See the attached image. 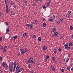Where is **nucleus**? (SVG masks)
Wrapping results in <instances>:
<instances>
[{
  "instance_id": "nucleus-44",
  "label": "nucleus",
  "mask_w": 73,
  "mask_h": 73,
  "mask_svg": "<svg viewBox=\"0 0 73 73\" xmlns=\"http://www.w3.org/2000/svg\"><path fill=\"white\" fill-rule=\"evenodd\" d=\"M42 8L43 9H45L46 8V7H45V6L44 5L43 6Z\"/></svg>"
},
{
  "instance_id": "nucleus-63",
  "label": "nucleus",
  "mask_w": 73,
  "mask_h": 73,
  "mask_svg": "<svg viewBox=\"0 0 73 73\" xmlns=\"http://www.w3.org/2000/svg\"><path fill=\"white\" fill-rule=\"evenodd\" d=\"M46 61H47V59H45L44 60V62H46Z\"/></svg>"
},
{
  "instance_id": "nucleus-6",
  "label": "nucleus",
  "mask_w": 73,
  "mask_h": 73,
  "mask_svg": "<svg viewBox=\"0 0 73 73\" xmlns=\"http://www.w3.org/2000/svg\"><path fill=\"white\" fill-rule=\"evenodd\" d=\"M52 30V31L53 32L55 33V32H56V28L55 27H53Z\"/></svg>"
},
{
  "instance_id": "nucleus-34",
  "label": "nucleus",
  "mask_w": 73,
  "mask_h": 73,
  "mask_svg": "<svg viewBox=\"0 0 73 73\" xmlns=\"http://www.w3.org/2000/svg\"><path fill=\"white\" fill-rule=\"evenodd\" d=\"M71 13H72V11H70V10L69 11L68 13H69V14H70Z\"/></svg>"
},
{
  "instance_id": "nucleus-9",
  "label": "nucleus",
  "mask_w": 73,
  "mask_h": 73,
  "mask_svg": "<svg viewBox=\"0 0 73 73\" xmlns=\"http://www.w3.org/2000/svg\"><path fill=\"white\" fill-rule=\"evenodd\" d=\"M6 62H3L2 63V66H3V67H5V66L6 65Z\"/></svg>"
},
{
  "instance_id": "nucleus-52",
  "label": "nucleus",
  "mask_w": 73,
  "mask_h": 73,
  "mask_svg": "<svg viewBox=\"0 0 73 73\" xmlns=\"http://www.w3.org/2000/svg\"><path fill=\"white\" fill-rule=\"evenodd\" d=\"M31 24H32V25H35V23L34 22H31Z\"/></svg>"
},
{
  "instance_id": "nucleus-60",
  "label": "nucleus",
  "mask_w": 73,
  "mask_h": 73,
  "mask_svg": "<svg viewBox=\"0 0 73 73\" xmlns=\"http://www.w3.org/2000/svg\"><path fill=\"white\" fill-rule=\"evenodd\" d=\"M43 21H45L46 20L45 19V18H43Z\"/></svg>"
},
{
  "instance_id": "nucleus-10",
  "label": "nucleus",
  "mask_w": 73,
  "mask_h": 73,
  "mask_svg": "<svg viewBox=\"0 0 73 73\" xmlns=\"http://www.w3.org/2000/svg\"><path fill=\"white\" fill-rule=\"evenodd\" d=\"M64 47L66 49L67 48H68V43H66L64 44Z\"/></svg>"
},
{
  "instance_id": "nucleus-5",
  "label": "nucleus",
  "mask_w": 73,
  "mask_h": 73,
  "mask_svg": "<svg viewBox=\"0 0 73 73\" xmlns=\"http://www.w3.org/2000/svg\"><path fill=\"white\" fill-rule=\"evenodd\" d=\"M66 16L67 17L70 18V17H71L70 14L67 13L66 14Z\"/></svg>"
},
{
  "instance_id": "nucleus-64",
  "label": "nucleus",
  "mask_w": 73,
  "mask_h": 73,
  "mask_svg": "<svg viewBox=\"0 0 73 73\" xmlns=\"http://www.w3.org/2000/svg\"><path fill=\"white\" fill-rule=\"evenodd\" d=\"M71 70H72V71H73V67H72V68L71 69Z\"/></svg>"
},
{
  "instance_id": "nucleus-45",
  "label": "nucleus",
  "mask_w": 73,
  "mask_h": 73,
  "mask_svg": "<svg viewBox=\"0 0 73 73\" xmlns=\"http://www.w3.org/2000/svg\"><path fill=\"white\" fill-rule=\"evenodd\" d=\"M11 5H13V4H14V3H13V1H11Z\"/></svg>"
},
{
  "instance_id": "nucleus-4",
  "label": "nucleus",
  "mask_w": 73,
  "mask_h": 73,
  "mask_svg": "<svg viewBox=\"0 0 73 73\" xmlns=\"http://www.w3.org/2000/svg\"><path fill=\"white\" fill-rule=\"evenodd\" d=\"M49 21L50 22H51V23H53V21H54V19H53V17H51L49 19Z\"/></svg>"
},
{
  "instance_id": "nucleus-31",
  "label": "nucleus",
  "mask_w": 73,
  "mask_h": 73,
  "mask_svg": "<svg viewBox=\"0 0 73 73\" xmlns=\"http://www.w3.org/2000/svg\"><path fill=\"white\" fill-rule=\"evenodd\" d=\"M70 67H68L67 68V70H70Z\"/></svg>"
},
{
  "instance_id": "nucleus-32",
  "label": "nucleus",
  "mask_w": 73,
  "mask_h": 73,
  "mask_svg": "<svg viewBox=\"0 0 73 73\" xmlns=\"http://www.w3.org/2000/svg\"><path fill=\"white\" fill-rule=\"evenodd\" d=\"M36 37L35 35H34L33 36V38H35Z\"/></svg>"
},
{
  "instance_id": "nucleus-43",
  "label": "nucleus",
  "mask_w": 73,
  "mask_h": 73,
  "mask_svg": "<svg viewBox=\"0 0 73 73\" xmlns=\"http://www.w3.org/2000/svg\"><path fill=\"white\" fill-rule=\"evenodd\" d=\"M59 23V24H60V21H57V22L56 23V24H58V23Z\"/></svg>"
},
{
  "instance_id": "nucleus-26",
  "label": "nucleus",
  "mask_w": 73,
  "mask_h": 73,
  "mask_svg": "<svg viewBox=\"0 0 73 73\" xmlns=\"http://www.w3.org/2000/svg\"><path fill=\"white\" fill-rule=\"evenodd\" d=\"M50 3V0L49 1V2H48L47 3V6H49V4Z\"/></svg>"
},
{
  "instance_id": "nucleus-2",
  "label": "nucleus",
  "mask_w": 73,
  "mask_h": 73,
  "mask_svg": "<svg viewBox=\"0 0 73 73\" xmlns=\"http://www.w3.org/2000/svg\"><path fill=\"white\" fill-rule=\"evenodd\" d=\"M28 49L27 48H25L24 49H20V51L21 52V54H24L25 53H26V52H27V50Z\"/></svg>"
},
{
  "instance_id": "nucleus-23",
  "label": "nucleus",
  "mask_w": 73,
  "mask_h": 73,
  "mask_svg": "<svg viewBox=\"0 0 73 73\" xmlns=\"http://www.w3.org/2000/svg\"><path fill=\"white\" fill-rule=\"evenodd\" d=\"M26 25L27 27H29L31 25V24H27Z\"/></svg>"
},
{
  "instance_id": "nucleus-49",
  "label": "nucleus",
  "mask_w": 73,
  "mask_h": 73,
  "mask_svg": "<svg viewBox=\"0 0 73 73\" xmlns=\"http://www.w3.org/2000/svg\"><path fill=\"white\" fill-rule=\"evenodd\" d=\"M3 40V38L1 37H0V41H2Z\"/></svg>"
},
{
  "instance_id": "nucleus-53",
  "label": "nucleus",
  "mask_w": 73,
  "mask_h": 73,
  "mask_svg": "<svg viewBox=\"0 0 73 73\" xmlns=\"http://www.w3.org/2000/svg\"><path fill=\"white\" fill-rule=\"evenodd\" d=\"M24 3L25 4H27L28 3V1H25L24 2Z\"/></svg>"
},
{
  "instance_id": "nucleus-61",
  "label": "nucleus",
  "mask_w": 73,
  "mask_h": 73,
  "mask_svg": "<svg viewBox=\"0 0 73 73\" xmlns=\"http://www.w3.org/2000/svg\"><path fill=\"white\" fill-rule=\"evenodd\" d=\"M2 72H3V71L2 70H0V73H2Z\"/></svg>"
},
{
  "instance_id": "nucleus-12",
  "label": "nucleus",
  "mask_w": 73,
  "mask_h": 73,
  "mask_svg": "<svg viewBox=\"0 0 73 73\" xmlns=\"http://www.w3.org/2000/svg\"><path fill=\"white\" fill-rule=\"evenodd\" d=\"M54 53L55 54H56V53L57 52V50H56V48L54 49Z\"/></svg>"
},
{
  "instance_id": "nucleus-46",
  "label": "nucleus",
  "mask_w": 73,
  "mask_h": 73,
  "mask_svg": "<svg viewBox=\"0 0 73 73\" xmlns=\"http://www.w3.org/2000/svg\"><path fill=\"white\" fill-rule=\"evenodd\" d=\"M3 51L4 52H6L7 51H6V49H3Z\"/></svg>"
},
{
  "instance_id": "nucleus-35",
  "label": "nucleus",
  "mask_w": 73,
  "mask_h": 73,
  "mask_svg": "<svg viewBox=\"0 0 73 73\" xmlns=\"http://www.w3.org/2000/svg\"><path fill=\"white\" fill-rule=\"evenodd\" d=\"M66 49L67 50H70V47H68Z\"/></svg>"
},
{
  "instance_id": "nucleus-30",
  "label": "nucleus",
  "mask_w": 73,
  "mask_h": 73,
  "mask_svg": "<svg viewBox=\"0 0 73 73\" xmlns=\"http://www.w3.org/2000/svg\"><path fill=\"white\" fill-rule=\"evenodd\" d=\"M69 58H67V59H66V62H68V61H69Z\"/></svg>"
},
{
  "instance_id": "nucleus-22",
  "label": "nucleus",
  "mask_w": 73,
  "mask_h": 73,
  "mask_svg": "<svg viewBox=\"0 0 73 73\" xmlns=\"http://www.w3.org/2000/svg\"><path fill=\"white\" fill-rule=\"evenodd\" d=\"M43 50H46V49H47V47L46 46H44L43 47Z\"/></svg>"
},
{
  "instance_id": "nucleus-16",
  "label": "nucleus",
  "mask_w": 73,
  "mask_h": 73,
  "mask_svg": "<svg viewBox=\"0 0 73 73\" xmlns=\"http://www.w3.org/2000/svg\"><path fill=\"white\" fill-rule=\"evenodd\" d=\"M16 70V73H19V72H20L21 71L20 69H19V70Z\"/></svg>"
},
{
  "instance_id": "nucleus-48",
  "label": "nucleus",
  "mask_w": 73,
  "mask_h": 73,
  "mask_svg": "<svg viewBox=\"0 0 73 73\" xmlns=\"http://www.w3.org/2000/svg\"><path fill=\"white\" fill-rule=\"evenodd\" d=\"M6 12L7 13H8L9 12L8 9H6Z\"/></svg>"
},
{
  "instance_id": "nucleus-8",
  "label": "nucleus",
  "mask_w": 73,
  "mask_h": 73,
  "mask_svg": "<svg viewBox=\"0 0 73 73\" xmlns=\"http://www.w3.org/2000/svg\"><path fill=\"white\" fill-rule=\"evenodd\" d=\"M5 67V69L6 70H8V65L7 64H6Z\"/></svg>"
},
{
  "instance_id": "nucleus-56",
  "label": "nucleus",
  "mask_w": 73,
  "mask_h": 73,
  "mask_svg": "<svg viewBox=\"0 0 73 73\" xmlns=\"http://www.w3.org/2000/svg\"><path fill=\"white\" fill-rule=\"evenodd\" d=\"M53 17L54 18L53 19H55V18H56V16L55 15H53Z\"/></svg>"
},
{
  "instance_id": "nucleus-55",
  "label": "nucleus",
  "mask_w": 73,
  "mask_h": 73,
  "mask_svg": "<svg viewBox=\"0 0 73 73\" xmlns=\"http://www.w3.org/2000/svg\"><path fill=\"white\" fill-rule=\"evenodd\" d=\"M62 72H64V69H61Z\"/></svg>"
},
{
  "instance_id": "nucleus-17",
  "label": "nucleus",
  "mask_w": 73,
  "mask_h": 73,
  "mask_svg": "<svg viewBox=\"0 0 73 73\" xmlns=\"http://www.w3.org/2000/svg\"><path fill=\"white\" fill-rule=\"evenodd\" d=\"M34 25H32V24H31L30 25V29H32V28H33V27Z\"/></svg>"
},
{
  "instance_id": "nucleus-18",
  "label": "nucleus",
  "mask_w": 73,
  "mask_h": 73,
  "mask_svg": "<svg viewBox=\"0 0 73 73\" xmlns=\"http://www.w3.org/2000/svg\"><path fill=\"white\" fill-rule=\"evenodd\" d=\"M23 36L24 37H25L27 36V34L26 33H25L23 34Z\"/></svg>"
},
{
  "instance_id": "nucleus-39",
  "label": "nucleus",
  "mask_w": 73,
  "mask_h": 73,
  "mask_svg": "<svg viewBox=\"0 0 73 73\" xmlns=\"http://www.w3.org/2000/svg\"><path fill=\"white\" fill-rule=\"evenodd\" d=\"M35 23L37 24V23H38V21H37V20H35Z\"/></svg>"
},
{
  "instance_id": "nucleus-28",
  "label": "nucleus",
  "mask_w": 73,
  "mask_h": 73,
  "mask_svg": "<svg viewBox=\"0 0 73 73\" xmlns=\"http://www.w3.org/2000/svg\"><path fill=\"white\" fill-rule=\"evenodd\" d=\"M6 9H8V3H6Z\"/></svg>"
},
{
  "instance_id": "nucleus-3",
  "label": "nucleus",
  "mask_w": 73,
  "mask_h": 73,
  "mask_svg": "<svg viewBox=\"0 0 73 73\" xmlns=\"http://www.w3.org/2000/svg\"><path fill=\"white\" fill-rule=\"evenodd\" d=\"M17 35H15L14 36H13L11 38V39L12 40H16L17 38Z\"/></svg>"
},
{
  "instance_id": "nucleus-11",
  "label": "nucleus",
  "mask_w": 73,
  "mask_h": 73,
  "mask_svg": "<svg viewBox=\"0 0 73 73\" xmlns=\"http://www.w3.org/2000/svg\"><path fill=\"white\" fill-rule=\"evenodd\" d=\"M19 69H20V66L19 65L17 66L16 68V70H18Z\"/></svg>"
},
{
  "instance_id": "nucleus-27",
  "label": "nucleus",
  "mask_w": 73,
  "mask_h": 73,
  "mask_svg": "<svg viewBox=\"0 0 73 73\" xmlns=\"http://www.w3.org/2000/svg\"><path fill=\"white\" fill-rule=\"evenodd\" d=\"M52 61H55V60H56V58H55V57H53L52 58Z\"/></svg>"
},
{
  "instance_id": "nucleus-29",
  "label": "nucleus",
  "mask_w": 73,
  "mask_h": 73,
  "mask_svg": "<svg viewBox=\"0 0 73 73\" xmlns=\"http://www.w3.org/2000/svg\"><path fill=\"white\" fill-rule=\"evenodd\" d=\"M70 30H71V31H72L73 30V27L72 26L70 25Z\"/></svg>"
},
{
  "instance_id": "nucleus-13",
  "label": "nucleus",
  "mask_w": 73,
  "mask_h": 73,
  "mask_svg": "<svg viewBox=\"0 0 73 73\" xmlns=\"http://www.w3.org/2000/svg\"><path fill=\"white\" fill-rule=\"evenodd\" d=\"M50 69L51 70H53V71H54L55 70H56V68L54 67H51Z\"/></svg>"
},
{
  "instance_id": "nucleus-19",
  "label": "nucleus",
  "mask_w": 73,
  "mask_h": 73,
  "mask_svg": "<svg viewBox=\"0 0 73 73\" xmlns=\"http://www.w3.org/2000/svg\"><path fill=\"white\" fill-rule=\"evenodd\" d=\"M46 23H44L42 25V26L43 27H45V26H46Z\"/></svg>"
},
{
  "instance_id": "nucleus-58",
  "label": "nucleus",
  "mask_w": 73,
  "mask_h": 73,
  "mask_svg": "<svg viewBox=\"0 0 73 73\" xmlns=\"http://www.w3.org/2000/svg\"><path fill=\"white\" fill-rule=\"evenodd\" d=\"M70 54H68V57H69H69H70Z\"/></svg>"
},
{
  "instance_id": "nucleus-15",
  "label": "nucleus",
  "mask_w": 73,
  "mask_h": 73,
  "mask_svg": "<svg viewBox=\"0 0 73 73\" xmlns=\"http://www.w3.org/2000/svg\"><path fill=\"white\" fill-rule=\"evenodd\" d=\"M69 45L70 46H72L73 45V43H72L71 42H70L69 43Z\"/></svg>"
},
{
  "instance_id": "nucleus-7",
  "label": "nucleus",
  "mask_w": 73,
  "mask_h": 73,
  "mask_svg": "<svg viewBox=\"0 0 73 73\" xmlns=\"http://www.w3.org/2000/svg\"><path fill=\"white\" fill-rule=\"evenodd\" d=\"M14 68H16L17 65V63L16 61L14 62L13 63Z\"/></svg>"
},
{
  "instance_id": "nucleus-14",
  "label": "nucleus",
  "mask_w": 73,
  "mask_h": 73,
  "mask_svg": "<svg viewBox=\"0 0 73 73\" xmlns=\"http://www.w3.org/2000/svg\"><path fill=\"white\" fill-rule=\"evenodd\" d=\"M6 33H9V27H8L6 30Z\"/></svg>"
},
{
  "instance_id": "nucleus-42",
  "label": "nucleus",
  "mask_w": 73,
  "mask_h": 73,
  "mask_svg": "<svg viewBox=\"0 0 73 73\" xmlns=\"http://www.w3.org/2000/svg\"><path fill=\"white\" fill-rule=\"evenodd\" d=\"M5 4L8 3V0H5Z\"/></svg>"
},
{
  "instance_id": "nucleus-57",
  "label": "nucleus",
  "mask_w": 73,
  "mask_h": 73,
  "mask_svg": "<svg viewBox=\"0 0 73 73\" xmlns=\"http://www.w3.org/2000/svg\"><path fill=\"white\" fill-rule=\"evenodd\" d=\"M31 64H30L28 65V67H29L30 68H31Z\"/></svg>"
},
{
  "instance_id": "nucleus-24",
  "label": "nucleus",
  "mask_w": 73,
  "mask_h": 73,
  "mask_svg": "<svg viewBox=\"0 0 73 73\" xmlns=\"http://www.w3.org/2000/svg\"><path fill=\"white\" fill-rule=\"evenodd\" d=\"M38 39L39 41H41V38L40 37H38Z\"/></svg>"
},
{
  "instance_id": "nucleus-47",
  "label": "nucleus",
  "mask_w": 73,
  "mask_h": 73,
  "mask_svg": "<svg viewBox=\"0 0 73 73\" xmlns=\"http://www.w3.org/2000/svg\"><path fill=\"white\" fill-rule=\"evenodd\" d=\"M61 48H59L58 49V51H59V52H61Z\"/></svg>"
},
{
  "instance_id": "nucleus-62",
  "label": "nucleus",
  "mask_w": 73,
  "mask_h": 73,
  "mask_svg": "<svg viewBox=\"0 0 73 73\" xmlns=\"http://www.w3.org/2000/svg\"><path fill=\"white\" fill-rule=\"evenodd\" d=\"M2 60V57H1L0 56V60Z\"/></svg>"
},
{
  "instance_id": "nucleus-50",
  "label": "nucleus",
  "mask_w": 73,
  "mask_h": 73,
  "mask_svg": "<svg viewBox=\"0 0 73 73\" xmlns=\"http://www.w3.org/2000/svg\"><path fill=\"white\" fill-rule=\"evenodd\" d=\"M9 69H11V64H9Z\"/></svg>"
},
{
  "instance_id": "nucleus-21",
  "label": "nucleus",
  "mask_w": 73,
  "mask_h": 73,
  "mask_svg": "<svg viewBox=\"0 0 73 73\" xmlns=\"http://www.w3.org/2000/svg\"><path fill=\"white\" fill-rule=\"evenodd\" d=\"M58 33L57 32H56L54 34V35H55V36H58Z\"/></svg>"
},
{
  "instance_id": "nucleus-40",
  "label": "nucleus",
  "mask_w": 73,
  "mask_h": 73,
  "mask_svg": "<svg viewBox=\"0 0 73 73\" xmlns=\"http://www.w3.org/2000/svg\"><path fill=\"white\" fill-rule=\"evenodd\" d=\"M16 69V67H14L13 69V72H14L15 71V69Z\"/></svg>"
},
{
  "instance_id": "nucleus-25",
  "label": "nucleus",
  "mask_w": 73,
  "mask_h": 73,
  "mask_svg": "<svg viewBox=\"0 0 73 73\" xmlns=\"http://www.w3.org/2000/svg\"><path fill=\"white\" fill-rule=\"evenodd\" d=\"M11 13L12 15L13 16V15H15V13L13 12V11H11Z\"/></svg>"
},
{
  "instance_id": "nucleus-36",
  "label": "nucleus",
  "mask_w": 73,
  "mask_h": 73,
  "mask_svg": "<svg viewBox=\"0 0 73 73\" xmlns=\"http://www.w3.org/2000/svg\"><path fill=\"white\" fill-rule=\"evenodd\" d=\"M9 69L10 72H12V68H9Z\"/></svg>"
},
{
  "instance_id": "nucleus-37",
  "label": "nucleus",
  "mask_w": 73,
  "mask_h": 73,
  "mask_svg": "<svg viewBox=\"0 0 73 73\" xmlns=\"http://www.w3.org/2000/svg\"><path fill=\"white\" fill-rule=\"evenodd\" d=\"M46 59H48V58H49V56L46 55Z\"/></svg>"
},
{
  "instance_id": "nucleus-51",
  "label": "nucleus",
  "mask_w": 73,
  "mask_h": 73,
  "mask_svg": "<svg viewBox=\"0 0 73 73\" xmlns=\"http://www.w3.org/2000/svg\"><path fill=\"white\" fill-rule=\"evenodd\" d=\"M34 72V71L33 70H31L30 71V73H33Z\"/></svg>"
},
{
  "instance_id": "nucleus-1",
  "label": "nucleus",
  "mask_w": 73,
  "mask_h": 73,
  "mask_svg": "<svg viewBox=\"0 0 73 73\" xmlns=\"http://www.w3.org/2000/svg\"><path fill=\"white\" fill-rule=\"evenodd\" d=\"M29 60H28L27 62V64H36V61H33L32 60L33 59V56H31L29 58Z\"/></svg>"
},
{
  "instance_id": "nucleus-33",
  "label": "nucleus",
  "mask_w": 73,
  "mask_h": 73,
  "mask_svg": "<svg viewBox=\"0 0 73 73\" xmlns=\"http://www.w3.org/2000/svg\"><path fill=\"white\" fill-rule=\"evenodd\" d=\"M7 48V47L6 46H5L3 47V49H6Z\"/></svg>"
},
{
  "instance_id": "nucleus-38",
  "label": "nucleus",
  "mask_w": 73,
  "mask_h": 73,
  "mask_svg": "<svg viewBox=\"0 0 73 73\" xmlns=\"http://www.w3.org/2000/svg\"><path fill=\"white\" fill-rule=\"evenodd\" d=\"M36 5L37 4H36V3H33V6L34 7H35V6H36Z\"/></svg>"
},
{
  "instance_id": "nucleus-59",
  "label": "nucleus",
  "mask_w": 73,
  "mask_h": 73,
  "mask_svg": "<svg viewBox=\"0 0 73 73\" xmlns=\"http://www.w3.org/2000/svg\"><path fill=\"white\" fill-rule=\"evenodd\" d=\"M13 7L15 8H16V6L15 5H14L13 6Z\"/></svg>"
},
{
  "instance_id": "nucleus-41",
  "label": "nucleus",
  "mask_w": 73,
  "mask_h": 73,
  "mask_svg": "<svg viewBox=\"0 0 73 73\" xmlns=\"http://www.w3.org/2000/svg\"><path fill=\"white\" fill-rule=\"evenodd\" d=\"M5 24L6 25L8 26V23L7 22H5Z\"/></svg>"
},
{
  "instance_id": "nucleus-20",
  "label": "nucleus",
  "mask_w": 73,
  "mask_h": 73,
  "mask_svg": "<svg viewBox=\"0 0 73 73\" xmlns=\"http://www.w3.org/2000/svg\"><path fill=\"white\" fill-rule=\"evenodd\" d=\"M60 20L61 21H64V19L63 18H61Z\"/></svg>"
},
{
  "instance_id": "nucleus-54",
  "label": "nucleus",
  "mask_w": 73,
  "mask_h": 73,
  "mask_svg": "<svg viewBox=\"0 0 73 73\" xmlns=\"http://www.w3.org/2000/svg\"><path fill=\"white\" fill-rule=\"evenodd\" d=\"M3 49V47H0V50Z\"/></svg>"
}]
</instances>
